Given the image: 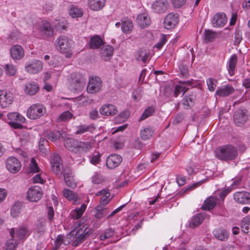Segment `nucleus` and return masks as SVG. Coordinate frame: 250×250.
<instances>
[{"label":"nucleus","instance_id":"obj_2","mask_svg":"<svg viewBox=\"0 0 250 250\" xmlns=\"http://www.w3.org/2000/svg\"><path fill=\"white\" fill-rule=\"evenodd\" d=\"M215 156L221 161L226 162L235 160L238 155L237 148L232 145H225L218 147L215 151Z\"/></svg>","mask_w":250,"mask_h":250},{"label":"nucleus","instance_id":"obj_42","mask_svg":"<svg viewBox=\"0 0 250 250\" xmlns=\"http://www.w3.org/2000/svg\"><path fill=\"white\" fill-rule=\"evenodd\" d=\"M133 28V24L131 20L126 19L122 22V30L125 34H129Z\"/></svg>","mask_w":250,"mask_h":250},{"label":"nucleus","instance_id":"obj_14","mask_svg":"<svg viewBox=\"0 0 250 250\" xmlns=\"http://www.w3.org/2000/svg\"><path fill=\"white\" fill-rule=\"evenodd\" d=\"M6 167L9 171L16 173L20 170L21 164L17 158L9 157L6 160Z\"/></svg>","mask_w":250,"mask_h":250},{"label":"nucleus","instance_id":"obj_10","mask_svg":"<svg viewBox=\"0 0 250 250\" xmlns=\"http://www.w3.org/2000/svg\"><path fill=\"white\" fill-rule=\"evenodd\" d=\"M102 87V82L99 77L91 76L87 86V91L89 93H95L100 90Z\"/></svg>","mask_w":250,"mask_h":250},{"label":"nucleus","instance_id":"obj_16","mask_svg":"<svg viewBox=\"0 0 250 250\" xmlns=\"http://www.w3.org/2000/svg\"><path fill=\"white\" fill-rule=\"evenodd\" d=\"M13 101V94L5 91H0V107L5 108L12 104Z\"/></svg>","mask_w":250,"mask_h":250},{"label":"nucleus","instance_id":"obj_38","mask_svg":"<svg viewBox=\"0 0 250 250\" xmlns=\"http://www.w3.org/2000/svg\"><path fill=\"white\" fill-rule=\"evenodd\" d=\"M154 133V130L150 127L144 128L140 130V135L143 140H147L150 139Z\"/></svg>","mask_w":250,"mask_h":250},{"label":"nucleus","instance_id":"obj_11","mask_svg":"<svg viewBox=\"0 0 250 250\" xmlns=\"http://www.w3.org/2000/svg\"><path fill=\"white\" fill-rule=\"evenodd\" d=\"M85 225L77 231L75 236L72 239V245L73 246H78L80 243L84 241L86 238L89 235V230L86 231L87 227Z\"/></svg>","mask_w":250,"mask_h":250},{"label":"nucleus","instance_id":"obj_36","mask_svg":"<svg viewBox=\"0 0 250 250\" xmlns=\"http://www.w3.org/2000/svg\"><path fill=\"white\" fill-rule=\"evenodd\" d=\"M46 221L45 219H39L36 223L35 231L40 234H43L46 230Z\"/></svg>","mask_w":250,"mask_h":250},{"label":"nucleus","instance_id":"obj_25","mask_svg":"<svg viewBox=\"0 0 250 250\" xmlns=\"http://www.w3.org/2000/svg\"><path fill=\"white\" fill-rule=\"evenodd\" d=\"M234 88L231 84L223 85L219 87L216 94L220 97H227L233 93Z\"/></svg>","mask_w":250,"mask_h":250},{"label":"nucleus","instance_id":"obj_21","mask_svg":"<svg viewBox=\"0 0 250 250\" xmlns=\"http://www.w3.org/2000/svg\"><path fill=\"white\" fill-rule=\"evenodd\" d=\"M122 161V157L117 154H113L109 155L106 159V166L110 169L118 167Z\"/></svg>","mask_w":250,"mask_h":250},{"label":"nucleus","instance_id":"obj_45","mask_svg":"<svg viewBox=\"0 0 250 250\" xmlns=\"http://www.w3.org/2000/svg\"><path fill=\"white\" fill-rule=\"evenodd\" d=\"M21 205L17 203L14 205L11 209V214L13 217H16L21 212Z\"/></svg>","mask_w":250,"mask_h":250},{"label":"nucleus","instance_id":"obj_28","mask_svg":"<svg viewBox=\"0 0 250 250\" xmlns=\"http://www.w3.org/2000/svg\"><path fill=\"white\" fill-rule=\"evenodd\" d=\"M39 89L38 84L35 82H32L26 84L24 91L26 94L29 96H33L35 95L39 91Z\"/></svg>","mask_w":250,"mask_h":250},{"label":"nucleus","instance_id":"obj_53","mask_svg":"<svg viewBox=\"0 0 250 250\" xmlns=\"http://www.w3.org/2000/svg\"><path fill=\"white\" fill-rule=\"evenodd\" d=\"M45 136L52 142H55L59 139L60 134L59 133L49 131L46 133Z\"/></svg>","mask_w":250,"mask_h":250},{"label":"nucleus","instance_id":"obj_52","mask_svg":"<svg viewBox=\"0 0 250 250\" xmlns=\"http://www.w3.org/2000/svg\"><path fill=\"white\" fill-rule=\"evenodd\" d=\"M91 178L92 183L95 184H101L104 180L102 175L98 172H95Z\"/></svg>","mask_w":250,"mask_h":250},{"label":"nucleus","instance_id":"obj_35","mask_svg":"<svg viewBox=\"0 0 250 250\" xmlns=\"http://www.w3.org/2000/svg\"><path fill=\"white\" fill-rule=\"evenodd\" d=\"M96 196H102L100 201V204L99 205L105 206L110 201V199H108V197L110 196V192L108 190L105 189L101 190L96 193Z\"/></svg>","mask_w":250,"mask_h":250},{"label":"nucleus","instance_id":"obj_7","mask_svg":"<svg viewBox=\"0 0 250 250\" xmlns=\"http://www.w3.org/2000/svg\"><path fill=\"white\" fill-rule=\"evenodd\" d=\"M8 119L11 121L9 125L15 129H21L22 125L21 124L24 123L26 119L18 112H11L7 114Z\"/></svg>","mask_w":250,"mask_h":250},{"label":"nucleus","instance_id":"obj_55","mask_svg":"<svg viewBox=\"0 0 250 250\" xmlns=\"http://www.w3.org/2000/svg\"><path fill=\"white\" fill-rule=\"evenodd\" d=\"M30 170L33 172H37L39 170V167L34 158H32L30 164Z\"/></svg>","mask_w":250,"mask_h":250},{"label":"nucleus","instance_id":"obj_50","mask_svg":"<svg viewBox=\"0 0 250 250\" xmlns=\"http://www.w3.org/2000/svg\"><path fill=\"white\" fill-rule=\"evenodd\" d=\"M154 112V109L153 108L151 107H148L144 111L143 113L140 118L139 121H143L148 118L151 116Z\"/></svg>","mask_w":250,"mask_h":250},{"label":"nucleus","instance_id":"obj_20","mask_svg":"<svg viewBox=\"0 0 250 250\" xmlns=\"http://www.w3.org/2000/svg\"><path fill=\"white\" fill-rule=\"evenodd\" d=\"M234 200L241 204H250V193L246 191H238L233 195Z\"/></svg>","mask_w":250,"mask_h":250},{"label":"nucleus","instance_id":"obj_27","mask_svg":"<svg viewBox=\"0 0 250 250\" xmlns=\"http://www.w3.org/2000/svg\"><path fill=\"white\" fill-rule=\"evenodd\" d=\"M10 234L11 237L14 238L15 234L19 240L23 239L25 237L29 235L28 231L26 228L21 227L16 229H12L10 231Z\"/></svg>","mask_w":250,"mask_h":250},{"label":"nucleus","instance_id":"obj_60","mask_svg":"<svg viewBox=\"0 0 250 250\" xmlns=\"http://www.w3.org/2000/svg\"><path fill=\"white\" fill-rule=\"evenodd\" d=\"M184 119V116L182 114L179 113L175 116L174 118L172 120V124L174 125H177L181 123Z\"/></svg>","mask_w":250,"mask_h":250},{"label":"nucleus","instance_id":"obj_54","mask_svg":"<svg viewBox=\"0 0 250 250\" xmlns=\"http://www.w3.org/2000/svg\"><path fill=\"white\" fill-rule=\"evenodd\" d=\"M142 97V91L140 89L134 90L132 92V97L136 101L139 100Z\"/></svg>","mask_w":250,"mask_h":250},{"label":"nucleus","instance_id":"obj_23","mask_svg":"<svg viewBox=\"0 0 250 250\" xmlns=\"http://www.w3.org/2000/svg\"><path fill=\"white\" fill-rule=\"evenodd\" d=\"M204 213H197L192 217L188 222V227L190 228H195L200 225L205 218Z\"/></svg>","mask_w":250,"mask_h":250},{"label":"nucleus","instance_id":"obj_49","mask_svg":"<svg viewBox=\"0 0 250 250\" xmlns=\"http://www.w3.org/2000/svg\"><path fill=\"white\" fill-rule=\"evenodd\" d=\"M72 117V113L69 111H64L57 118L58 122L65 121L70 119Z\"/></svg>","mask_w":250,"mask_h":250},{"label":"nucleus","instance_id":"obj_29","mask_svg":"<svg viewBox=\"0 0 250 250\" xmlns=\"http://www.w3.org/2000/svg\"><path fill=\"white\" fill-rule=\"evenodd\" d=\"M136 20L139 26L142 28L147 27L149 25L151 22L148 15L145 13L139 14Z\"/></svg>","mask_w":250,"mask_h":250},{"label":"nucleus","instance_id":"obj_33","mask_svg":"<svg viewBox=\"0 0 250 250\" xmlns=\"http://www.w3.org/2000/svg\"><path fill=\"white\" fill-rule=\"evenodd\" d=\"M213 233L215 238L221 241H226L229 238V232L228 231L223 229H216Z\"/></svg>","mask_w":250,"mask_h":250},{"label":"nucleus","instance_id":"obj_43","mask_svg":"<svg viewBox=\"0 0 250 250\" xmlns=\"http://www.w3.org/2000/svg\"><path fill=\"white\" fill-rule=\"evenodd\" d=\"M237 61V57L236 54H233L231 56L229 62L228 71L230 76H233L234 74L236 64Z\"/></svg>","mask_w":250,"mask_h":250},{"label":"nucleus","instance_id":"obj_22","mask_svg":"<svg viewBox=\"0 0 250 250\" xmlns=\"http://www.w3.org/2000/svg\"><path fill=\"white\" fill-rule=\"evenodd\" d=\"M10 55L13 60H20L23 57L24 51L21 45H14L11 47Z\"/></svg>","mask_w":250,"mask_h":250},{"label":"nucleus","instance_id":"obj_48","mask_svg":"<svg viewBox=\"0 0 250 250\" xmlns=\"http://www.w3.org/2000/svg\"><path fill=\"white\" fill-rule=\"evenodd\" d=\"M205 40L207 42H212L216 37L215 32L209 30H206L204 33Z\"/></svg>","mask_w":250,"mask_h":250},{"label":"nucleus","instance_id":"obj_63","mask_svg":"<svg viewBox=\"0 0 250 250\" xmlns=\"http://www.w3.org/2000/svg\"><path fill=\"white\" fill-rule=\"evenodd\" d=\"M100 156L101 154L99 153H97L96 154H94L91 158V163L93 165L98 164L100 160Z\"/></svg>","mask_w":250,"mask_h":250},{"label":"nucleus","instance_id":"obj_41","mask_svg":"<svg viewBox=\"0 0 250 250\" xmlns=\"http://www.w3.org/2000/svg\"><path fill=\"white\" fill-rule=\"evenodd\" d=\"M241 228L245 233H250V215H247L241 221Z\"/></svg>","mask_w":250,"mask_h":250},{"label":"nucleus","instance_id":"obj_58","mask_svg":"<svg viewBox=\"0 0 250 250\" xmlns=\"http://www.w3.org/2000/svg\"><path fill=\"white\" fill-rule=\"evenodd\" d=\"M46 210L47 212L48 218L50 221H51L54 216V211L52 207H47Z\"/></svg>","mask_w":250,"mask_h":250},{"label":"nucleus","instance_id":"obj_13","mask_svg":"<svg viewBox=\"0 0 250 250\" xmlns=\"http://www.w3.org/2000/svg\"><path fill=\"white\" fill-rule=\"evenodd\" d=\"M43 65L41 61L35 60L26 63L25 67V70L30 74H36L41 71Z\"/></svg>","mask_w":250,"mask_h":250},{"label":"nucleus","instance_id":"obj_56","mask_svg":"<svg viewBox=\"0 0 250 250\" xmlns=\"http://www.w3.org/2000/svg\"><path fill=\"white\" fill-rule=\"evenodd\" d=\"M207 83L208 90L210 91H213L216 86L212 78H209L207 80Z\"/></svg>","mask_w":250,"mask_h":250},{"label":"nucleus","instance_id":"obj_26","mask_svg":"<svg viewBox=\"0 0 250 250\" xmlns=\"http://www.w3.org/2000/svg\"><path fill=\"white\" fill-rule=\"evenodd\" d=\"M114 52L113 47L109 45H104L100 50V55L102 58L105 61H109L112 56Z\"/></svg>","mask_w":250,"mask_h":250},{"label":"nucleus","instance_id":"obj_30","mask_svg":"<svg viewBox=\"0 0 250 250\" xmlns=\"http://www.w3.org/2000/svg\"><path fill=\"white\" fill-rule=\"evenodd\" d=\"M105 0H88L87 5L93 11H99L105 5Z\"/></svg>","mask_w":250,"mask_h":250},{"label":"nucleus","instance_id":"obj_18","mask_svg":"<svg viewBox=\"0 0 250 250\" xmlns=\"http://www.w3.org/2000/svg\"><path fill=\"white\" fill-rule=\"evenodd\" d=\"M168 5L167 0H157L152 4V8L155 13H163L167 10Z\"/></svg>","mask_w":250,"mask_h":250},{"label":"nucleus","instance_id":"obj_37","mask_svg":"<svg viewBox=\"0 0 250 250\" xmlns=\"http://www.w3.org/2000/svg\"><path fill=\"white\" fill-rule=\"evenodd\" d=\"M95 129V127L93 125H82L77 127L75 133L76 134H82L87 132L92 133Z\"/></svg>","mask_w":250,"mask_h":250},{"label":"nucleus","instance_id":"obj_8","mask_svg":"<svg viewBox=\"0 0 250 250\" xmlns=\"http://www.w3.org/2000/svg\"><path fill=\"white\" fill-rule=\"evenodd\" d=\"M86 208V206L83 204L81 205L80 208H76L71 211L70 214L71 218L74 220H76V221L74 223V225L75 229L80 227L84 223L83 219L79 220H78V219L82 217L83 212L85 210Z\"/></svg>","mask_w":250,"mask_h":250},{"label":"nucleus","instance_id":"obj_31","mask_svg":"<svg viewBox=\"0 0 250 250\" xmlns=\"http://www.w3.org/2000/svg\"><path fill=\"white\" fill-rule=\"evenodd\" d=\"M104 44V41L99 35L91 37L88 43L89 48L93 49L99 48Z\"/></svg>","mask_w":250,"mask_h":250},{"label":"nucleus","instance_id":"obj_6","mask_svg":"<svg viewBox=\"0 0 250 250\" xmlns=\"http://www.w3.org/2000/svg\"><path fill=\"white\" fill-rule=\"evenodd\" d=\"M85 85V79L79 73H73L71 75L70 86L76 92L81 91Z\"/></svg>","mask_w":250,"mask_h":250},{"label":"nucleus","instance_id":"obj_57","mask_svg":"<svg viewBox=\"0 0 250 250\" xmlns=\"http://www.w3.org/2000/svg\"><path fill=\"white\" fill-rule=\"evenodd\" d=\"M179 69L180 70V74L183 77H187L188 75V70L187 65L183 64L179 66Z\"/></svg>","mask_w":250,"mask_h":250},{"label":"nucleus","instance_id":"obj_46","mask_svg":"<svg viewBox=\"0 0 250 250\" xmlns=\"http://www.w3.org/2000/svg\"><path fill=\"white\" fill-rule=\"evenodd\" d=\"M115 231L111 229H107L104 232L102 233L100 236V239L101 241H104L108 238L112 237L114 234Z\"/></svg>","mask_w":250,"mask_h":250},{"label":"nucleus","instance_id":"obj_47","mask_svg":"<svg viewBox=\"0 0 250 250\" xmlns=\"http://www.w3.org/2000/svg\"><path fill=\"white\" fill-rule=\"evenodd\" d=\"M6 73L9 76H14L17 72V68L12 64H7L5 66Z\"/></svg>","mask_w":250,"mask_h":250},{"label":"nucleus","instance_id":"obj_64","mask_svg":"<svg viewBox=\"0 0 250 250\" xmlns=\"http://www.w3.org/2000/svg\"><path fill=\"white\" fill-rule=\"evenodd\" d=\"M89 118L92 120H96L99 118L98 111L96 109L91 110L89 114Z\"/></svg>","mask_w":250,"mask_h":250},{"label":"nucleus","instance_id":"obj_34","mask_svg":"<svg viewBox=\"0 0 250 250\" xmlns=\"http://www.w3.org/2000/svg\"><path fill=\"white\" fill-rule=\"evenodd\" d=\"M150 53L148 50L141 48L138 50L136 55V59L137 61H142L145 63L149 59Z\"/></svg>","mask_w":250,"mask_h":250},{"label":"nucleus","instance_id":"obj_1","mask_svg":"<svg viewBox=\"0 0 250 250\" xmlns=\"http://www.w3.org/2000/svg\"><path fill=\"white\" fill-rule=\"evenodd\" d=\"M50 170L58 177L61 178L62 175L65 184L71 188L76 187V183L74 179L72 172L66 168H62L61 156L58 154H54L50 157Z\"/></svg>","mask_w":250,"mask_h":250},{"label":"nucleus","instance_id":"obj_3","mask_svg":"<svg viewBox=\"0 0 250 250\" xmlns=\"http://www.w3.org/2000/svg\"><path fill=\"white\" fill-rule=\"evenodd\" d=\"M64 145L69 151L78 154L86 152L92 148L91 143L79 141L74 138L65 139L64 140Z\"/></svg>","mask_w":250,"mask_h":250},{"label":"nucleus","instance_id":"obj_61","mask_svg":"<svg viewBox=\"0 0 250 250\" xmlns=\"http://www.w3.org/2000/svg\"><path fill=\"white\" fill-rule=\"evenodd\" d=\"M172 3L175 8L182 6L186 2V0H171Z\"/></svg>","mask_w":250,"mask_h":250},{"label":"nucleus","instance_id":"obj_9","mask_svg":"<svg viewBox=\"0 0 250 250\" xmlns=\"http://www.w3.org/2000/svg\"><path fill=\"white\" fill-rule=\"evenodd\" d=\"M249 119L247 111L241 108L236 110L233 115V121L238 126H242Z\"/></svg>","mask_w":250,"mask_h":250},{"label":"nucleus","instance_id":"obj_12","mask_svg":"<svg viewBox=\"0 0 250 250\" xmlns=\"http://www.w3.org/2000/svg\"><path fill=\"white\" fill-rule=\"evenodd\" d=\"M42 193L41 188L39 186H33L30 188L27 193V198L31 202H37L42 197Z\"/></svg>","mask_w":250,"mask_h":250},{"label":"nucleus","instance_id":"obj_5","mask_svg":"<svg viewBox=\"0 0 250 250\" xmlns=\"http://www.w3.org/2000/svg\"><path fill=\"white\" fill-rule=\"evenodd\" d=\"M46 113L45 106L39 103L32 104L27 110V117L31 120H37L45 116Z\"/></svg>","mask_w":250,"mask_h":250},{"label":"nucleus","instance_id":"obj_19","mask_svg":"<svg viewBox=\"0 0 250 250\" xmlns=\"http://www.w3.org/2000/svg\"><path fill=\"white\" fill-rule=\"evenodd\" d=\"M227 18L223 13H217L215 14L211 21L212 26L214 27H222L226 23Z\"/></svg>","mask_w":250,"mask_h":250},{"label":"nucleus","instance_id":"obj_32","mask_svg":"<svg viewBox=\"0 0 250 250\" xmlns=\"http://www.w3.org/2000/svg\"><path fill=\"white\" fill-rule=\"evenodd\" d=\"M217 198L214 196H210L204 202L202 208L205 210H209L213 209L216 205Z\"/></svg>","mask_w":250,"mask_h":250},{"label":"nucleus","instance_id":"obj_62","mask_svg":"<svg viewBox=\"0 0 250 250\" xmlns=\"http://www.w3.org/2000/svg\"><path fill=\"white\" fill-rule=\"evenodd\" d=\"M104 207L105 206L104 205H98L95 208V210H101L104 216H105L109 213V211L107 208H104Z\"/></svg>","mask_w":250,"mask_h":250},{"label":"nucleus","instance_id":"obj_17","mask_svg":"<svg viewBox=\"0 0 250 250\" xmlns=\"http://www.w3.org/2000/svg\"><path fill=\"white\" fill-rule=\"evenodd\" d=\"M194 83V80H191L187 81H181L179 82L180 84L175 86L174 90V96L177 97L180 93L184 95L188 89L187 86L191 85Z\"/></svg>","mask_w":250,"mask_h":250},{"label":"nucleus","instance_id":"obj_40","mask_svg":"<svg viewBox=\"0 0 250 250\" xmlns=\"http://www.w3.org/2000/svg\"><path fill=\"white\" fill-rule=\"evenodd\" d=\"M69 14L73 18L81 17L83 15V10L74 5H71L69 7Z\"/></svg>","mask_w":250,"mask_h":250},{"label":"nucleus","instance_id":"obj_51","mask_svg":"<svg viewBox=\"0 0 250 250\" xmlns=\"http://www.w3.org/2000/svg\"><path fill=\"white\" fill-rule=\"evenodd\" d=\"M17 247L16 241L13 239H11L8 240L6 243L5 250H16Z\"/></svg>","mask_w":250,"mask_h":250},{"label":"nucleus","instance_id":"obj_39","mask_svg":"<svg viewBox=\"0 0 250 250\" xmlns=\"http://www.w3.org/2000/svg\"><path fill=\"white\" fill-rule=\"evenodd\" d=\"M40 32L42 34L50 36L53 35V29L48 22H45L41 26L40 28Z\"/></svg>","mask_w":250,"mask_h":250},{"label":"nucleus","instance_id":"obj_15","mask_svg":"<svg viewBox=\"0 0 250 250\" xmlns=\"http://www.w3.org/2000/svg\"><path fill=\"white\" fill-rule=\"evenodd\" d=\"M179 22V15L177 13H169L164 20V24L166 28H174Z\"/></svg>","mask_w":250,"mask_h":250},{"label":"nucleus","instance_id":"obj_44","mask_svg":"<svg viewBox=\"0 0 250 250\" xmlns=\"http://www.w3.org/2000/svg\"><path fill=\"white\" fill-rule=\"evenodd\" d=\"M62 193L63 195L69 201H72L75 203L78 201V195L73 191L65 188L63 190Z\"/></svg>","mask_w":250,"mask_h":250},{"label":"nucleus","instance_id":"obj_24","mask_svg":"<svg viewBox=\"0 0 250 250\" xmlns=\"http://www.w3.org/2000/svg\"><path fill=\"white\" fill-rule=\"evenodd\" d=\"M99 112L103 115L113 116L117 113L118 110L115 105L111 104H106L100 108Z\"/></svg>","mask_w":250,"mask_h":250},{"label":"nucleus","instance_id":"obj_4","mask_svg":"<svg viewBox=\"0 0 250 250\" xmlns=\"http://www.w3.org/2000/svg\"><path fill=\"white\" fill-rule=\"evenodd\" d=\"M73 41L64 36H59L55 41V45L61 53L66 54L65 57L70 58L72 55Z\"/></svg>","mask_w":250,"mask_h":250},{"label":"nucleus","instance_id":"obj_59","mask_svg":"<svg viewBox=\"0 0 250 250\" xmlns=\"http://www.w3.org/2000/svg\"><path fill=\"white\" fill-rule=\"evenodd\" d=\"M204 182H205V180H201L200 181L193 183L191 186L187 187L185 189V191H189V190H193V189H195V188H196L197 187L201 185Z\"/></svg>","mask_w":250,"mask_h":250}]
</instances>
